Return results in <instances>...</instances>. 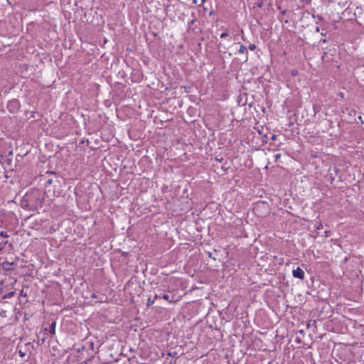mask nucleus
Segmentation results:
<instances>
[{"instance_id": "1", "label": "nucleus", "mask_w": 364, "mask_h": 364, "mask_svg": "<svg viewBox=\"0 0 364 364\" xmlns=\"http://www.w3.org/2000/svg\"><path fill=\"white\" fill-rule=\"evenodd\" d=\"M44 192L40 188H33L26 193V200L30 202H35L36 204L42 203L43 199Z\"/></svg>"}, {"instance_id": "2", "label": "nucleus", "mask_w": 364, "mask_h": 364, "mask_svg": "<svg viewBox=\"0 0 364 364\" xmlns=\"http://www.w3.org/2000/svg\"><path fill=\"white\" fill-rule=\"evenodd\" d=\"M7 107L11 112H16L19 108L18 100H11L8 102Z\"/></svg>"}, {"instance_id": "3", "label": "nucleus", "mask_w": 364, "mask_h": 364, "mask_svg": "<svg viewBox=\"0 0 364 364\" xmlns=\"http://www.w3.org/2000/svg\"><path fill=\"white\" fill-rule=\"evenodd\" d=\"M292 274L294 277L298 278L300 279H304L305 277V273L299 267H297L295 269H293Z\"/></svg>"}, {"instance_id": "4", "label": "nucleus", "mask_w": 364, "mask_h": 364, "mask_svg": "<svg viewBox=\"0 0 364 364\" xmlns=\"http://www.w3.org/2000/svg\"><path fill=\"white\" fill-rule=\"evenodd\" d=\"M158 298H161V299H164V300H166L168 301V302H172L171 300H169V295L168 294H156L155 296H154V299H158Z\"/></svg>"}, {"instance_id": "5", "label": "nucleus", "mask_w": 364, "mask_h": 364, "mask_svg": "<svg viewBox=\"0 0 364 364\" xmlns=\"http://www.w3.org/2000/svg\"><path fill=\"white\" fill-rule=\"evenodd\" d=\"M14 265V262H4L2 264L3 268L6 270H11L13 269V266Z\"/></svg>"}, {"instance_id": "6", "label": "nucleus", "mask_w": 364, "mask_h": 364, "mask_svg": "<svg viewBox=\"0 0 364 364\" xmlns=\"http://www.w3.org/2000/svg\"><path fill=\"white\" fill-rule=\"evenodd\" d=\"M3 164H4L7 167H11L12 164V158H9V156H5L4 158L2 156Z\"/></svg>"}, {"instance_id": "7", "label": "nucleus", "mask_w": 364, "mask_h": 364, "mask_svg": "<svg viewBox=\"0 0 364 364\" xmlns=\"http://www.w3.org/2000/svg\"><path fill=\"white\" fill-rule=\"evenodd\" d=\"M55 326H56V322L55 321H53L50 323V333L51 334H55Z\"/></svg>"}, {"instance_id": "8", "label": "nucleus", "mask_w": 364, "mask_h": 364, "mask_svg": "<svg viewBox=\"0 0 364 364\" xmlns=\"http://www.w3.org/2000/svg\"><path fill=\"white\" fill-rule=\"evenodd\" d=\"M16 294V292L14 291L8 292L7 294H4L3 298L4 299H10L13 297Z\"/></svg>"}, {"instance_id": "9", "label": "nucleus", "mask_w": 364, "mask_h": 364, "mask_svg": "<svg viewBox=\"0 0 364 364\" xmlns=\"http://www.w3.org/2000/svg\"><path fill=\"white\" fill-rule=\"evenodd\" d=\"M240 53H245L247 55V49L244 45H240V49H239Z\"/></svg>"}, {"instance_id": "10", "label": "nucleus", "mask_w": 364, "mask_h": 364, "mask_svg": "<svg viewBox=\"0 0 364 364\" xmlns=\"http://www.w3.org/2000/svg\"><path fill=\"white\" fill-rule=\"evenodd\" d=\"M155 299H151V297H149L147 299V303H146V306H152L154 304V301H155Z\"/></svg>"}, {"instance_id": "11", "label": "nucleus", "mask_w": 364, "mask_h": 364, "mask_svg": "<svg viewBox=\"0 0 364 364\" xmlns=\"http://www.w3.org/2000/svg\"><path fill=\"white\" fill-rule=\"evenodd\" d=\"M281 154L279 153H277V154H275L274 156H273V159H274V162H277L278 161V160L281 158Z\"/></svg>"}, {"instance_id": "12", "label": "nucleus", "mask_w": 364, "mask_h": 364, "mask_svg": "<svg viewBox=\"0 0 364 364\" xmlns=\"http://www.w3.org/2000/svg\"><path fill=\"white\" fill-rule=\"evenodd\" d=\"M43 176H44V175H43V174H41V175H40V177H41L40 181L46 180V182H48V183L53 182V179H52V178H48V179H46V178H43Z\"/></svg>"}, {"instance_id": "13", "label": "nucleus", "mask_w": 364, "mask_h": 364, "mask_svg": "<svg viewBox=\"0 0 364 364\" xmlns=\"http://www.w3.org/2000/svg\"><path fill=\"white\" fill-rule=\"evenodd\" d=\"M167 355L168 356H171V357H176L177 356V353L176 351H170L167 353Z\"/></svg>"}, {"instance_id": "14", "label": "nucleus", "mask_w": 364, "mask_h": 364, "mask_svg": "<svg viewBox=\"0 0 364 364\" xmlns=\"http://www.w3.org/2000/svg\"><path fill=\"white\" fill-rule=\"evenodd\" d=\"M0 237H9V235L6 233V232L1 231V232H0Z\"/></svg>"}, {"instance_id": "15", "label": "nucleus", "mask_w": 364, "mask_h": 364, "mask_svg": "<svg viewBox=\"0 0 364 364\" xmlns=\"http://www.w3.org/2000/svg\"><path fill=\"white\" fill-rule=\"evenodd\" d=\"M228 36V31H225L223 33H222L220 36V38H226L227 36Z\"/></svg>"}, {"instance_id": "16", "label": "nucleus", "mask_w": 364, "mask_h": 364, "mask_svg": "<svg viewBox=\"0 0 364 364\" xmlns=\"http://www.w3.org/2000/svg\"><path fill=\"white\" fill-rule=\"evenodd\" d=\"M215 160H216L217 161L220 162V163L223 161V156H220V155H219V156H215Z\"/></svg>"}, {"instance_id": "17", "label": "nucleus", "mask_w": 364, "mask_h": 364, "mask_svg": "<svg viewBox=\"0 0 364 364\" xmlns=\"http://www.w3.org/2000/svg\"><path fill=\"white\" fill-rule=\"evenodd\" d=\"M255 48H256V46H255V44H250V45L249 46V49H250V50H255Z\"/></svg>"}, {"instance_id": "18", "label": "nucleus", "mask_w": 364, "mask_h": 364, "mask_svg": "<svg viewBox=\"0 0 364 364\" xmlns=\"http://www.w3.org/2000/svg\"><path fill=\"white\" fill-rule=\"evenodd\" d=\"M90 298L91 299H97V295L95 293H93V294H91Z\"/></svg>"}, {"instance_id": "19", "label": "nucleus", "mask_w": 364, "mask_h": 364, "mask_svg": "<svg viewBox=\"0 0 364 364\" xmlns=\"http://www.w3.org/2000/svg\"><path fill=\"white\" fill-rule=\"evenodd\" d=\"M317 228L318 230L321 229V228H322V225H321V223H319V225L317 226V228Z\"/></svg>"}, {"instance_id": "20", "label": "nucleus", "mask_w": 364, "mask_h": 364, "mask_svg": "<svg viewBox=\"0 0 364 364\" xmlns=\"http://www.w3.org/2000/svg\"><path fill=\"white\" fill-rule=\"evenodd\" d=\"M46 174L50 175V174H53V172H52V171H47L46 172Z\"/></svg>"}, {"instance_id": "21", "label": "nucleus", "mask_w": 364, "mask_h": 364, "mask_svg": "<svg viewBox=\"0 0 364 364\" xmlns=\"http://www.w3.org/2000/svg\"><path fill=\"white\" fill-rule=\"evenodd\" d=\"M296 73H297V71H296V70H293V71H292V75H296Z\"/></svg>"}, {"instance_id": "22", "label": "nucleus", "mask_w": 364, "mask_h": 364, "mask_svg": "<svg viewBox=\"0 0 364 364\" xmlns=\"http://www.w3.org/2000/svg\"><path fill=\"white\" fill-rule=\"evenodd\" d=\"M12 155H13V151H10L9 152V156H12Z\"/></svg>"}, {"instance_id": "23", "label": "nucleus", "mask_w": 364, "mask_h": 364, "mask_svg": "<svg viewBox=\"0 0 364 364\" xmlns=\"http://www.w3.org/2000/svg\"><path fill=\"white\" fill-rule=\"evenodd\" d=\"M193 23H194V20L193 19V20H191V22L188 23V25L190 26L191 24H193Z\"/></svg>"}, {"instance_id": "24", "label": "nucleus", "mask_w": 364, "mask_h": 364, "mask_svg": "<svg viewBox=\"0 0 364 364\" xmlns=\"http://www.w3.org/2000/svg\"><path fill=\"white\" fill-rule=\"evenodd\" d=\"M257 6H258L259 7H262V2H261V3H259V4H257Z\"/></svg>"}, {"instance_id": "25", "label": "nucleus", "mask_w": 364, "mask_h": 364, "mask_svg": "<svg viewBox=\"0 0 364 364\" xmlns=\"http://www.w3.org/2000/svg\"><path fill=\"white\" fill-rule=\"evenodd\" d=\"M241 33H242V39H243V40H245V38H244V36H243V31H242V30L241 31Z\"/></svg>"}, {"instance_id": "26", "label": "nucleus", "mask_w": 364, "mask_h": 364, "mask_svg": "<svg viewBox=\"0 0 364 364\" xmlns=\"http://www.w3.org/2000/svg\"><path fill=\"white\" fill-rule=\"evenodd\" d=\"M339 95H340V97H343V94L342 92H341V93L339 94Z\"/></svg>"}, {"instance_id": "27", "label": "nucleus", "mask_w": 364, "mask_h": 364, "mask_svg": "<svg viewBox=\"0 0 364 364\" xmlns=\"http://www.w3.org/2000/svg\"><path fill=\"white\" fill-rule=\"evenodd\" d=\"M82 349H84V347H82V348H80V350H78V352H80V350H82Z\"/></svg>"}, {"instance_id": "28", "label": "nucleus", "mask_w": 364, "mask_h": 364, "mask_svg": "<svg viewBox=\"0 0 364 364\" xmlns=\"http://www.w3.org/2000/svg\"><path fill=\"white\" fill-rule=\"evenodd\" d=\"M82 349H84V347H82V348H80V350H78V352H80V350H82Z\"/></svg>"}, {"instance_id": "29", "label": "nucleus", "mask_w": 364, "mask_h": 364, "mask_svg": "<svg viewBox=\"0 0 364 364\" xmlns=\"http://www.w3.org/2000/svg\"><path fill=\"white\" fill-rule=\"evenodd\" d=\"M82 349H84V347H82V348H80V350H78V352H80V350H82Z\"/></svg>"}, {"instance_id": "30", "label": "nucleus", "mask_w": 364, "mask_h": 364, "mask_svg": "<svg viewBox=\"0 0 364 364\" xmlns=\"http://www.w3.org/2000/svg\"><path fill=\"white\" fill-rule=\"evenodd\" d=\"M20 355H21V357H23L24 354L23 353L20 352Z\"/></svg>"}, {"instance_id": "31", "label": "nucleus", "mask_w": 364, "mask_h": 364, "mask_svg": "<svg viewBox=\"0 0 364 364\" xmlns=\"http://www.w3.org/2000/svg\"><path fill=\"white\" fill-rule=\"evenodd\" d=\"M205 0H202L203 2H204Z\"/></svg>"}]
</instances>
